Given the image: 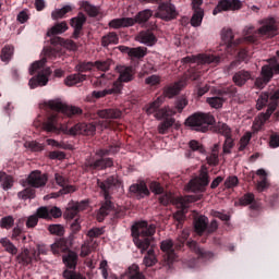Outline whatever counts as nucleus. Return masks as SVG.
<instances>
[{
  "mask_svg": "<svg viewBox=\"0 0 279 279\" xmlns=\"http://www.w3.org/2000/svg\"><path fill=\"white\" fill-rule=\"evenodd\" d=\"M260 27L257 32H254V26L247 27L244 29V38L238 39L234 41V34L231 28L222 31V40L227 45L228 53H234L239 50V46L243 40L245 43H250L251 45H257L258 36H265L266 38H274V36H278V24L276 23V19L268 17L264 19L260 22Z\"/></svg>",
  "mask_w": 279,
  "mask_h": 279,
  "instance_id": "1",
  "label": "nucleus"
},
{
  "mask_svg": "<svg viewBox=\"0 0 279 279\" xmlns=\"http://www.w3.org/2000/svg\"><path fill=\"white\" fill-rule=\"evenodd\" d=\"M46 108L51 110L47 121L44 122V130L46 132H60L62 128L61 117H75V114H82L80 107L69 106L61 102L59 99L49 100L46 102Z\"/></svg>",
  "mask_w": 279,
  "mask_h": 279,
  "instance_id": "2",
  "label": "nucleus"
},
{
  "mask_svg": "<svg viewBox=\"0 0 279 279\" xmlns=\"http://www.w3.org/2000/svg\"><path fill=\"white\" fill-rule=\"evenodd\" d=\"M119 149H121L120 146L114 144L96 150L97 157L93 156L85 160V171H106V169L114 167V160L106 156H114V154H119Z\"/></svg>",
  "mask_w": 279,
  "mask_h": 279,
  "instance_id": "3",
  "label": "nucleus"
},
{
  "mask_svg": "<svg viewBox=\"0 0 279 279\" xmlns=\"http://www.w3.org/2000/svg\"><path fill=\"white\" fill-rule=\"evenodd\" d=\"M186 106H189V100H186V98H180L177 100L174 109L170 107H163L157 110L155 118H157L158 121L163 120L157 128L159 134L169 133V130L175 125V118L173 117H175L178 112H182Z\"/></svg>",
  "mask_w": 279,
  "mask_h": 279,
  "instance_id": "4",
  "label": "nucleus"
},
{
  "mask_svg": "<svg viewBox=\"0 0 279 279\" xmlns=\"http://www.w3.org/2000/svg\"><path fill=\"white\" fill-rule=\"evenodd\" d=\"M133 242L142 254L151 247L154 234H156V225H149L147 221L136 222L131 228Z\"/></svg>",
  "mask_w": 279,
  "mask_h": 279,
  "instance_id": "5",
  "label": "nucleus"
},
{
  "mask_svg": "<svg viewBox=\"0 0 279 279\" xmlns=\"http://www.w3.org/2000/svg\"><path fill=\"white\" fill-rule=\"evenodd\" d=\"M97 186L100 187L106 199L97 213V221L101 223V221H104V219H106V217H108V215L113 210L112 202H110V191L117 186V178L108 177L105 181L98 179Z\"/></svg>",
  "mask_w": 279,
  "mask_h": 279,
  "instance_id": "6",
  "label": "nucleus"
},
{
  "mask_svg": "<svg viewBox=\"0 0 279 279\" xmlns=\"http://www.w3.org/2000/svg\"><path fill=\"white\" fill-rule=\"evenodd\" d=\"M47 180V174L43 173L40 170L32 171L26 179V183L32 187H26L19 192V199H34L36 197V190L34 189H43V186H46Z\"/></svg>",
  "mask_w": 279,
  "mask_h": 279,
  "instance_id": "7",
  "label": "nucleus"
},
{
  "mask_svg": "<svg viewBox=\"0 0 279 279\" xmlns=\"http://www.w3.org/2000/svg\"><path fill=\"white\" fill-rule=\"evenodd\" d=\"M267 62L268 64L262 66L260 76L255 80V86L259 90H263L274 80V75H279L278 58L272 57L267 59Z\"/></svg>",
  "mask_w": 279,
  "mask_h": 279,
  "instance_id": "8",
  "label": "nucleus"
},
{
  "mask_svg": "<svg viewBox=\"0 0 279 279\" xmlns=\"http://www.w3.org/2000/svg\"><path fill=\"white\" fill-rule=\"evenodd\" d=\"M185 125L195 132H208L210 125H215V116L210 113L196 112L185 120Z\"/></svg>",
  "mask_w": 279,
  "mask_h": 279,
  "instance_id": "9",
  "label": "nucleus"
},
{
  "mask_svg": "<svg viewBox=\"0 0 279 279\" xmlns=\"http://www.w3.org/2000/svg\"><path fill=\"white\" fill-rule=\"evenodd\" d=\"M186 239H189V233L183 232L182 235L177 239L175 243H173L172 240H163L160 243V250L166 253L165 260H167L168 265H171L175 258H178L175 250H182L184 243H186ZM173 247H175V250Z\"/></svg>",
  "mask_w": 279,
  "mask_h": 279,
  "instance_id": "10",
  "label": "nucleus"
},
{
  "mask_svg": "<svg viewBox=\"0 0 279 279\" xmlns=\"http://www.w3.org/2000/svg\"><path fill=\"white\" fill-rule=\"evenodd\" d=\"M180 93V83H175L173 85L166 86L163 88V95L157 97L153 102L147 105L146 113L147 114H156L162 104H165V98L168 97L169 99H172V97H175Z\"/></svg>",
  "mask_w": 279,
  "mask_h": 279,
  "instance_id": "11",
  "label": "nucleus"
},
{
  "mask_svg": "<svg viewBox=\"0 0 279 279\" xmlns=\"http://www.w3.org/2000/svg\"><path fill=\"white\" fill-rule=\"evenodd\" d=\"M116 71L119 73V77L112 83V86L116 87V93L121 95V90H123V84L134 82L136 70L132 65H117Z\"/></svg>",
  "mask_w": 279,
  "mask_h": 279,
  "instance_id": "12",
  "label": "nucleus"
},
{
  "mask_svg": "<svg viewBox=\"0 0 279 279\" xmlns=\"http://www.w3.org/2000/svg\"><path fill=\"white\" fill-rule=\"evenodd\" d=\"M63 263L68 269L63 271L64 279H86L82 274L76 272L75 269L77 267V254L73 251H70L66 255L63 256Z\"/></svg>",
  "mask_w": 279,
  "mask_h": 279,
  "instance_id": "13",
  "label": "nucleus"
},
{
  "mask_svg": "<svg viewBox=\"0 0 279 279\" xmlns=\"http://www.w3.org/2000/svg\"><path fill=\"white\" fill-rule=\"evenodd\" d=\"M182 64H219L221 58L215 54H198V56H187L181 59Z\"/></svg>",
  "mask_w": 279,
  "mask_h": 279,
  "instance_id": "14",
  "label": "nucleus"
},
{
  "mask_svg": "<svg viewBox=\"0 0 279 279\" xmlns=\"http://www.w3.org/2000/svg\"><path fill=\"white\" fill-rule=\"evenodd\" d=\"M44 56L39 61H35L31 68H29V74L34 75L36 72L40 71V69L45 68V64H47V58L49 60H56V58H60L61 52L60 48H46L44 49Z\"/></svg>",
  "mask_w": 279,
  "mask_h": 279,
  "instance_id": "15",
  "label": "nucleus"
},
{
  "mask_svg": "<svg viewBox=\"0 0 279 279\" xmlns=\"http://www.w3.org/2000/svg\"><path fill=\"white\" fill-rule=\"evenodd\" d=\"M156 19H161V21H173L178 19V10H175V4L171 2H160L155 13Z\"/></svg>",
  "mask_w": 279,
  "mask_h": 279,
  "instance_id": "16",
  "label": "nucleus"
},
{
  "mask_svg": "<svg viewBox=\"0 0 279 279\" xmlns=\"http://www.w3.org/2000/svg\"><path fill=\"white\" fill-rule=\"evenodd\" d=\"M208 184H210V175H208V171L202 170L198 177L190 181L189 186L191 191L206 193V186H208Z\"/></svg>",
  "mask_w": 279,
  "mask_h": 279,
  "instance_id": "17",
  "label": "nucleus"
},
{
  "mask_svg": "<svg viewBox=\"0 0 279 279\" xmlns=\"http://www.w3.org/2000/svg\"><path fill=\"white\" fill-rule=\"evenodd\" d=\"M69 29V25L65 21L54 24L48 32L47 36L50 38V44L57 47V45H63L64 39L58 37V34H64Z\"/></svg>",
  "mask_w": 279,
  "mask_h": 279,
  "instance_id": "18",
  "label": "nucleus"
},
{
  "mask_svg": "<svg viewBox=\"0 0 279 279\" xmlns=\"http://www.w3.org/2000/svg\"><path fill=\"white\" fill-rule=\"evenodd\" d=\"M243 8V2L241 0H219L218 4L213 10L214 16L221 14V12H230L241 10Z\"/></svg>",
  "mask_w": 279,
  "mask_h": 279,
  "instance_id": "19",
  "label": "nucleus"
},
{
  "mask_svg": "<svg viewBox=\"0 0 279 279\" xmlns=\"http://www.w3.org/2000/svg\"><path fill=\"white\" fill-rule=\"evenodd\" d=\"M129 194L130 197H135V199H145V197H149L150 192L149 187H147V183L140 181L138 183L130 185Z\"/></svg>",
  "mask_w": 279,
  "mask_h": 279,
  "instance_id": "20",
  "label": "nucleus"
},
{
  "mask_svg": "<svg viewBox=\"0 0 279 279\" xmlns=\"http://www.w3.org/2000/svg\"><path fill=\"white\" fill-rule=\"evenodd\" d=\"M86 14H84L83 12H78L77 16L72 17L70 20V25L71 27H73V35L72 38H74V40H77L80 38V36H82L83 31H84V25H86Z\"/></svg>",
  "mask_w": 279,
  "mask_h": 279,
  "instance_id": "21",
  "label": "nucleus"
},
{
  "mask_svg": "<svg viewBox=\"0 0 279 279\" xmlns=\"http://www.w3.org/2000/svg\"><path fill=\"white\" fill-rule=\"evenodd\" d=\"M49 75H51V68H46L38 72V74L32 77L28 82L29 88H38V86H47L49 83Z\"/></svg>",
  "mask_w": 279,
  "mask_h": 279,
  "instance_id": "22",
  "label": "nucleus"
},
{
  "mask_svg": "<svg viewBox=\"0 0 279 279\" xmlns=\"http://www.w3.org/2000/svg\"><path fill=\"white\" fill-rule=\"evenodd\" d=\"M72 136L83 134L84 136H93L97 132V126L94 123H77L69 130Z\"/></svg>",
  "mask_w": 279,
  "mask_h": 279,
  "instance_id": "23",
  "label": "nucleus"
},
{
  "mask_svg": "<svg viewBox=\"0 0 279 279\" xmlns=\"http://www.w3.org/2000/svg\"><path fill=\"white\" fill-rule=\"evenodd\" d=\"M54 181L56 184L61 187L59 195H69V193H75L77 191L75 185L70 184L69 178L64 177L62 173H54Z\"/></svg>",
  "mask_w": 279,
  "mask_h": 279,
  "instance_id": "24",
  "label": "nucleus"
},
{
  "mask_svg": "<svg viewBox=\"0 0 279 279\" xmlns=\"http://www.w3.org/2000/svg\"><path fill=\"white\" fill-rule=\"evenodd\" d=\"M187 247H190L191 252H194V254H196L197 258L201 260H210V258L215 256L213 252L204 250L197 242L193 240L187 242Z\"/></svg>",
  "mask_w": 279,
  "mask_h": 279,
  "instance_id": "25",
  "label": "nucleus"
},
{
  "mask_svg": "<svg viewBox=\"0 0 279 279\" xmlns=\"http://www.w3.org/2000/svg\"><path fill=\"white\" fill-rule=\"evenodd\" d=\"M252 80V71L247 70H240L235 72L232 76V82L235 86H239V88H243Z\"/></svg>",
  "mask_w": 279,
  "mask_h": 279,
  "instance_id": "26",
  "label": "nucleus"
},
{
  "mask_svg": "<svg viewBox=\"0 0 279 279\" xmlns=\"http://www.w3.org/2000/svg\"><path fill=\"white\" fill-rule=\"evenodd\" d=\"M137 41L142 45H146L147 47H154L156 43H158V38H156V35L151 31H142L137 35Z\"/></svg>",
  "mask_w": 279,
  "mask_h": 279,
  "instance_id": "27",
  "label": "nucleus"
},
{
  "mask_svg": "<svg viewBox=\"0 0 279 279\" xmlns=\"http://www.w3.org/2000/svg\"><path fill=\"white\" fill-rule=\"evenodd\" d=\"M108 26L111 29H121L122 27H134V21L132 17H119L109 22Z\"/></svg>",
  "mask_w": 279,
  "mask_h": 279,
  "instance_id": "28",
  "label": "nucleus"
},
{
  "mask_svg": "<svg viewBox=\"0 0 279 279\" xmlns=\"http://www.w3.org/2000/svg\"><path fill=\"white\" fill-rule=\"evenodd\" d=\"M87 75L86 74H82V73H74V74H70L64 78V84L65 86H77V84H82V82H86L87 80Z\"/></svg>",
  "mask_w": 279,
  "mask_h": 279,
  "instance_id": "29",
  "label": "nucleus"
},
{
  "mask_svg": "<svg viewBox=\"0 0 279 279\" xmlns=\"http://www.w3.org/2000/svg\"><path fill=\"white\" fill-rule=\"evenodd\" d=\"M208 228V217L206 216H199L194 220V230L199 236L204 234V232H207Z\"/></svg>",
  "mask_w": 279,
  "mask_h": 279,
  "instance_id": "30",
  "label": "nucleus"
},
{
  "mask_svg": "<svg viewBox=\"0 0 279 279\" xmlns=\"http://www.w3.org/2000/svg\"><path fill=\"white\" fill-rule=\"evenodd\" d=\"M150 16H154V11H151V9H146V10L140 11L135 15V17H132L133 25H136V23L138 25H143V23H147V21H149Z\"/></svg>",
  "mask_w": 279,
  "mask_h": 279,
  "instance_id": "31",
  "label": "nucleus"
},
{
  "mask_svg": "<svg viewBox=\"0 0 279 279\" xmlns=\"http://www.w3.org/2000/svg\"><path fill=\"white\" fill-rule=\"evenodd\" d=\"M122 116L123 111L114 108L98 111V117H100V119H121Z\"/></svg>",
  "mask_w": 279,
  "mask_h": 279,
  "instance_id": "32",
  "label": "nucleus"
},
{
  "mask_svg": "<svg viewBox=\"0 0 279 279\" xmlns=\"http://www.w3.org/2000/svg\"><path fill=\"white\" fill-rule=\"evenodd\" d=\"M181 208L182 210H178L173 214V219L177 221V228H182L184 220L186 219V215L184 214V210L189 208V205L184 202V199H181Z\"/></svg>",
  "mask_w": 279,
  "mask_h": 279,
  "instance_id": "33",
  "label": "nucleus"
},
{
  "mask_svg": "<svg viewBox=\"0 0 279 279\" xmlns=\"http://www.w3.org/2000/svg\"><path fill=\"white\" fill-rule=\"evenodd\" d=\"M126 279H146L145 275H143V272H141V267H138V265L133 264L131 265L126 272Z\"/></svg>",
  "mask_w": 279,
  "mask_h": 279,
  "instance_id": "34",
  "label": "nucleus"
},
{
  "mask_svg": "<svg viewBox=\"0 0 279 279\" xmlns=\"http://www.w3.org/2000/svg\"><path fill=\"white\" fill-rule=\"evenodd\" d=\"M88 207V202L83 201L81 203H76L74 206H72L71 209H68V217L70 219H75L77 217V213H81V210H86Z\"/></svg>",
  "mask_w": 279,
  "mask_h": 279,
  "instance_id": "35",
  "label": "nucleus"
},
{
  "mask_svg": "<svg viewBox=\"0 0 279 279\" xmlns=\"http://www.w3.org/2000/svg\"><path fill=\"white\" fill-rule=\"evenodd\" d=\"M190 150L185 154L187 158H193V151H198V154H204L206 149H204V145H202L196 140H191L189 142Z\"/></svg>",
  "mask_w": 279,
  "mask_h": 279,
  "instance_id": "36",
  "label": "nucleus"
},
{
  "mask_svg": "<svg viewBox=\"0 0 279 279\" xmlns=\"http://www.w3.org/2000/svg\"><path fill=\"white\" fill-rule=\"evenodd\" d=\"M247 50L245 49H240L238 51V60L232 61L228 66H227V71L228 73H230V71H232L233 69H236V66H239V64H241V62L247 60Z\"/></svg>",
  "mask_w": 279,
  "mask_h": 279,
  "instance_id": "37",
  "label": "nucleus"
},
{
  "mask_svg": "<svg viewBox=\"0 0 279 279\" xmlns=\"http://www.w3.org/2000/svg\"><path fill=\"white\" fill-rule=\"evenodd\" d=\"M25 226V218H20L12 230V241H21V234H23V227Z\"/></svg>",
  "mask_w": 279,
  "mask_h": 279,
  "instance_id": "38",
  "label": "nucleus"
},
{
  "mask_svg": "<svg viewBox=\"0 0 279 279\" xmlns=\"http://www.w3.org/2000/svg\"><path fill=\"white\" fill-rule=\"evenodd\" d=\"M110 45H119V35L114 32H110L101 38L102 47H110Z\"/></svg>",
  "mask_w": 279,
  "mask_h": 279,
  "instance_id": "39",
  "label": "nucleus"
},
{
  "mask_svg": "<svg viewBox=\"0 0 279 279\" xmlns=\"http://www.w3.org/2000/svg\"><path fill=\"white\" fill-rule=\"evenodd\" d=\"M114 64V61L112 59H104V60H97L94 62V69H97V71H102L106 73V71H110V68Z\"/></svg>",
  "mask_w": 279,
  "mask_h": 279,
  "instance_id": "40",
  "label": "nucleus"
},
{
  "mask_svg": "<svg viewBox=\"0 0 279 279\" xmlns=\"http://www.w3.org/2000/svg\"><path fill=\"white\" fill-rule=\"evenodd\" d=\"M0 184L4 191H10L14 186V179L12 175L2 171L0 172Z\"/></svg>",
  "mask_w": 279,
  "mask_h": 279,
  "instance_id": "41",
  "label": "nucleus"
},
{
  "mask_svg": "<svg viewBox=\"0 0 279 279\" xmlns=\"http://www.w3.org/2000/svg\"><path fill=\"white\" fill-rule=\"evenodd\" d=\"M0 244L2 247H4L8 254H11L12 256H16V254H19V248L14 245V243H12V241H10V239L2 238L0 240Z\"/></svg>",
  "mask_w": 279,
  "mask_h": 279,
  "instance_id": "42",
  "label": "nucleus"
},
{
  "mask_svg": "<svg viewBox=\"0 0 279 279\" xmlns=\"http://www.w3.org/2000/svg\"><path fill=\"white\" fill-rule=\"evenodd\" d=\"M69 12H73V7H71L70 4H66L61 9L54 10L51 13V16H52L53 21H58V19H64V16H66V14H69Z\"/></svg>",
  "mask_w": 279,
  "mask_h": 279,
  "instance_id": "43",
  "label": "nucleus"
},
{
  "mask_svg": "<svg viewBox=\"0 0 279 279\" xmlns=\"http://www.w3.org/2000/svg\"><path fill=\"white\" fill-rule=\"evenodd\" d=\"M204 21V9H196L191 17L192 27H199Z\"/></svg>",
  "mask_w": 279,
  "mask_h": 279,
  "instance_id": "44",
  "label": "nucleus"
},
{
  "mask_svg": "<svg viewBox=\"0 0 279 279\" xmlns=\"http://www.w3.org/2000/svg\"><path fill=\"white\" fill-rule=\"evenodd\" d=\"M239 202H240L241 206H250V204H251V208L253 210H256V204H254V202H255L254 193L244 194L242 197H240Z\"/></svg>",
  "mask_w": 279,
  "mask_h": 279,
  "instance_id": "45",
  "label": "nucleus"
},
{
  "mask_svg": "<svg viewBox=\"0 0 279 279\" xmlns=\"http://www.w3.org/2000/svg\"><path fill=\"white\" fill-rule=\"evenodd\" d=\"M81 8L84 9V12L88 14L92 19H95L96 16H99V9L93 4H90L88 1H84L81 4Z\"/></svg>",
  "mask_w": 279,
  "mask_h": 279,
  "instance_id": "46",
  "label": "nucleus"
},
{
  "mask_svg": "<svg viewBox=\"0 0 279 279\" xmlns=\"http://www.w3.org/2000/svg\"><path fill=\"white\" fill-rule=\"evenodd\" d=\"M95 69V62L93 61H83L75 65V71L77 73H88L89 71H93Z\"/></svg>",
  "mask_w": 279,
  "mask_h": 279,
  "instance_id": "47",
  "label": "nucleus"
},
{
  "mask_svg": "<svg viewBox=\"0 0 279 279\" xmlns=\"http://www.w3.org/2000/svg\"><path fill=\"white\" fill-rule=\"evenodd\" d=\"M216 132L225 136V138L232 136V129L223 122H218V124L216 125Z\"/></svg>",
  "mask_w": 279,
  "mask_h": 279,
  "instance_id": "48",
  "label": "nucleus"
},
{
  "mask_svg": "<svg viewBox=\"0 0 279 279\" xmlns=\"http://www.w3.org/2000/svg\"><path fill=\"white\" fill-rule=\"evenodd\" d=\"M16 260L20 265H32V255H29V250L25 248L20 253L16 256Z\"/></svg>",
  "mask_w": 279,
  "mask_h": 279,
  "instance_id": "49",
  "label": "nucleus"
},
{
  "mask_svg": "<svg viewBox=\"0 0 279 279\" xmlns=\"http://www.w3.org/2000/svg\"><path fill=\"white\" fill-rule=\"evenodd\" d=\"M12 56H14V47L12 46H4L2 48L0 59L2 62H9L12 60Z\"/></svg>",
  "mask_w": 279,
  "mask_h": 279,
  "instance_id": "50",
  "label": "nucleus"
},
{
  "mask_svg": "<svg viewBox=\"0 0 279 279\" xmlns=\"http://www.w3.org/2000/svg\"><path fill=\"white\" fill-rule=\"evenodd\" d=\"M107 95H119L114 85H112L108 89L93 92V97H95L96 99H101V97H106Z\"/></svg>",
  "mask_w": 279,
  "mask_h": 279,
  "instance_id": "51",
  "label": "nucleus"
},
{
  "mask_svg": "<svg viewBox=\"0 0 279 279\" xmlns=\"http://www.w3.org/2000/svg\"><path fill=\"white\" fill-rule=\"evenodd\" d=\"M146 56H147L146 47H136V48H131L130 50V58H136L137 60H141V58H144Z\"/></svg>",
  "mask_w": 279,
  "mask_h": 279,
  "instance_id": "52",
  "label": "nucleus"
},
{
  "mask_svg": "<svg viewBox=\"0 0 279 279\" xmlns=\"http://www.w3.org/2000/svg\"><path fill=\"white\" fill-rule=\"evenodd\" d=\"M14 227V217L13 216H5L0 219V228L2 230H11Z\"/></svg>",
  "mask_w": 279,
  "mask_h": 279,
  "instance_id": "53",
  "label": "nucleus"
},
{
  "mask_svg": "<svg viewBox=\"0 0 279 279\" xmlns=\"http://www.w3.org/2000/svg\"><path fill=\"white\" fill-rule=\"evenodd\" d=\"M222 96L223 95L207 98V104H209L211 108L219 109L223 106L225 100Z\"/></svg>",
  "mask_w": 279,
  "mask_h": 279,
  "instance_id": "54",
  "label": "nucleus"
},
{
  "mask_svg": "<svg viewBox=\"0 0 279 279\" xmlns=\"http://www.w3.org/2000/svg\"><path fill=\"white\" fill-rule=\"evenodd\" d=\"M35 216L38 219H47L48 221H51V216L49 215L48 206H41V207L37 208Z\"/></svg>",
  "mask_w": 279,
  "mask_h": 279,
  "instance_id": "55",
  "label": "nucleus"
},
{
  "mask_svg": "<svg viewBox=\"0 0 279 279\" xmlns=\"http://www.w3.org/2000/svg\"><path fill=\"white\" fill-rule=\"evenodd\" d=\"M50 247H51V252L57 256L62 254V252L66 250V245H64V241L62 240L54 242L53 244H51Z\"/></svg>",
  "mask_w": 279,
  "mask_h": 279,
  "instance_id": "56",
  "label": "nucleus"
},
{
  "mask_svg": "<svg viewBox=\"0 0 279 279\" xmlns=\"http://www.w3.org/2000/svg\"><path fill=\"white\" fill-rule=\"evenodd\" d=\"M48 232L56 236H64V227L62 225H50L48 227Z\"/></svg>",
  "mask_w": 279,
  "mask_h": 279,
  "instance_id": "57",
  "label": "nucleus"
},
{
  "mask_svg": "<svg viewBox=\"0 0 279 279\" xmlns=\"http://www.w3.org/2000/svg\"><path fill=\"white\" fill-rule=\"evenodd\" d=\"M269 101V94L264 93L257 99L256 108L257 110H263L265 106H267Z\"/></svg>",
  "mask_w": 279,
  "mask_h": 279,
  "instance_id": "58",
  "label": "nucleus"
},
{
  "mask_svg": "<svg viewBox=\"0 0 279 279\" xmlns=\"http://www.w3.org/2000/svg\"><path fill=\"white\" fill-rule=\"evenodd\" d=\"M149 189L155 195H162L165 193V187L158 181L150 182Z\"/></svg>",
  "mask_w": 279,
  "mask_h": 279,
  "instance_id": "59",
  "label": "nucleus"
},
{
  "mask_svg": "<svg viewBox=\"0 0 279 279\" xmlns=\"http://www.w3.org/2000/svg\"><path fill=\"white\" fill-rule=\"evenodd\" d=\"M234 147V140H232V136L226 137L222 151L223 154H231V149Z\"/></svg>",
  "mask_w": 279,
  "mask_h": 279,
  "instance_id": "60",
  "label": "nucleus"
},
{
  "mask_svg": "<svg viewBox=\"0 0 279 279\" xmlns=\"http://www.w3.org/2000/svg\"><path fill=\"white\" fill-rule=\"evenodd\" d=\"M37 226H38V216H36V214L29 216V217L27 218V220H26V228H27L28 230H32V229H34V228L37 227Z\"/></svg>",
  "mask_w": 279,
  "mask_h": 279,
  "instance_id": "61",
  "label": "nucleus"
},
{
  "mask_svg": "<svg viewBox=\"0 0 279 279\" xmlns=\"http://www.w3.org/2000/svg\"><path fill=\"white\" fill-rule=\"evenodd\" d=\"M171 202H173V194H171V193H165L163 195H161L159 197V203L162 206H169V204H171Z\"/></svg>",
  "mask_w": 279,
  "mask_h": 279,
  "instance_id": "62",
  "label": "nucleus"
},
{
  "mask_svg": "<svg viewBox=\"0 0 279 279\" xmlns=\"http://www.w3.org/2000/svg\"><path fill=\"white\" fill-rule=\"evenodd\" d=\"M104 234V228H93L87 232V236L90 239H97Z\"/></svg>",
  "mask_w": 279,
  "mask_h": 279,
  "instance_id": "63",
  "label": "nucleus"
},
{
  "mask_svg": "<svg viewBox=\"0 0 279 279\" xmlns=\"http://www.w3.org/2000/svg\"><path fill=\"white\" fill-rule=\"evenodd\" d=\"M269 146L271 147V149H276V148L279 147V135H278V133H274L272 135H270Z\"/></svg>",
  "mask_w": 279,
  "mask_h": 279,
  "instance_id": "64",
  "label": "nucleus"
}]
</instances>
